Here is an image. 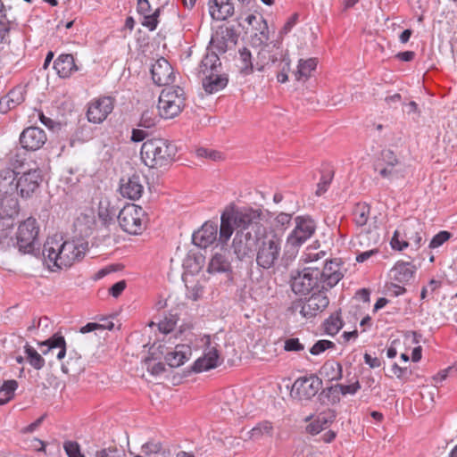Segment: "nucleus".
I'll return each mask as SVG.
<instances>
[{"label": "nucleus", "instance_id": "1", "mask_svg": "<svg viewBox=\"0 0 457 457\" xmlns=\"http://www.w3.org/2000/svg\"><path fill=\"white\" fill-rule=\"evenodd\" d=\"M88 250V242L81 237L62 240L48 237L44 244L43 255L58 269L70 268L80 262Z\"/></svg>", "mask_w": 457, "mask_h": 457}, {"label": "nucleus", "instance_id": "2", "mask_svg": "<svg viewBox=\"0 0 457 457\" xmlns=\"http://www.w3.org/2000/svg\"><path fill=\"white\" fill-rule=\"evenodd\" d=\"M41 181V171L38 169L21 174L7 170L4 175L0 174V193L11 195L17 192L21 198L28 199L37 191Z\"/></svg>", "mask_w": 457, "mask_h": 457}, {"label": "nucleus", "instance_id": "3", "mask_svg": "<svg viewBox=\"0 0 457 457\" xmlns=\"http://www.w3.org/2000/svg\"><path fill=\"white\" fill-rule=\"evenodd\" d=\"M283 240L275 232H265L256 237L257 266L265 270H275L282 260Z\"/></svg>", "mask_w": 457, "mask_h": 457}, {"label": "nucleus", "instance_id": "4", "mask_svg": "<svg viewBox=\"0 0 457 457\" xmlns=\"http://www.w3.org/2000/svg\"><path fill=\"white\" fill-rule=\"evenodd\" d=\"M177 154V146L165 138H151L141 146V157L150 168H162L170 165Z\"/></svg>", "mask_w": 457, "mask_h": 457}, {"label": "nucleus", "instance_id": "5", "mask_svg": "<svg viewBox=\"0 0 457 457\" xmlns=\"http://www.w3.org/2000/svg\"><path fill=\"white\" fill-rule=\"evenodd\" d=\"M282 33L276 35V30H258L251 36V45L255 47L263 46L258 53V60L255 63V69L258 71H264L266 68L274 66L272 58L270 56L276 52L274 44L281 46Z\"/></svg>", "mask_w": 457, "mask_h": 457}, {"label": "nucleus", "instance_id": "6", "mask_svg": "<svg viewBox=\"0 0 457 457\" xmlns=\"http://www.w3.org/2000/svg\"><path fill=\"white\" fill-rule=\"evenodd\" d=\"M186 105V93L179 86L167 87L162 89L158 103L160 115L165 119H172L181 112Z\"/></svg>", "mask_w": 457, "mask_h": 457}, {"label": "nucleus", "instance_id": "7", "mask_svg": "<svg viewBox=\"0 0 457 457\" xmlns=\"http://www.w3.org/2000/svg\"><path fill=\"white\" fill-rule=\"evenodd\" d=\"M118 221L124 232L139 235L145 228V213L139 205L127 204L120 211Z\"/></svg>", "mask_w": 457, "mask_h": 457}, {"label": "nucleus", "instance_id": "8", "mask_svg": "<svg viewBox=\"0 0 457 457\" xmlns=\"http://www.w3.org/2000/svg\"><path fill=\"white\" fill-rule=\"evenodd\" d=\"M403 236L406 240H400V231L395 230L391 239L390 245L393 249L402 251L408 247L410 241H412V245L415 249H419L422 243V233L423 225L416 219L407 220L403 225Z\"/></svg>", "mask_w": 457, "mask_h": 457}, {"label": "nucleus", "instance_id": "9", "mask_svg": "<svg viewBox=\"0 0 457 457\" xmlns=\"http://www.w3.org/2000/svg\"><path fill=\"white\" fill-rule=\"evenodd\" d=\"M39 228L36 219L29 217L22 221L17 231V246L23 253H33L36 250Z\"/></svg>", "mask_w": 457, "mask_h": 457}, {"label": "nucleus", "instance_id": "10", "mask_svg": "<svg viewBox=\"0 0 457 457\" xmlns=\"http://www.w3.org/2000/svg\"><path fill=\"white\" fill-rule=\"evenodd\" d=\"M329 303V300L323 292L312 294L305 300H296L292 303L291 310L293 312H299L304 318H311L325 310Z\"/></svg>", "mask_w": 457, "mask_h": 457}, {"label": "nucleus", "instance_id": "11", "mask_svg": "<svg viewBox=\"0 0 457 457\" xmlns=\"http://www.w3.org/2000/svg\"><path fill=\"white\" fill-rule=\"evenodd\" d=\"M320 268L316 266H309L302 271H298L292 276L291 287L295 294L306 295L313 288L320 287L319 280Z\"/></svg>", "mask_w": 457, "mask_h": 457}, {"label": "nucleus", "instance_id": "12", "mask_svg": "<svg viewBox=\"0 0 457 457\" xmlns=\"http://www.w3.org/2000/svg\"><path fill=\"white\" fill-rule=\"evenodd\" d=\"M295 228L287 236V242L293 247H298L305 243L316 230V223L310 216L295 218Z\"/></svg>", "mask_w": 457, "mask_h": 457}, {"label": "nucleus", "instance_id": "13", "mask_svg": "<svg viewBox=\"0 0 457 457\" xmlns=\"http://www.w3.org/2000/svg\"><path fill=\"white\" fill-rule=\"evenodd\" d=\"M322 386V380L316 375L298 378L293 384L290 395L297 400H310Z\"/></svg>", "mask_w": 457, "mask_h": 457}, {"label": "nucleus", "instance_id": "14", "mask_svg": "<svg viewBox=\"0 0 457 457\" xmlns=\"http://www.w3.org/2000/svg\"><path fill=\"white\" fill-rule=\"evenodd\" d=\"M256 246V238L251 231L238 229L232 241L231 248L234 254L239 261L251 258L253 255V246Z\"/></svg>", "mask_w": 457, "mask_h": 457}, {"label": "nucleus", "instance_id": "15", "mask_svg": "<svg viewBox=\"0 0 457 457\" xmlns=\"http://www.w3.org/2000/svg\"><path fill=\"white\" fill-rule=\"evenodd\" d=\"M145 178L139 173L120 179L119 191L120 195L130 200H138L145 190Z\"/></svg>", "mask_w": 457, "mask_h": 457}, {"label": "nucleus", "instance_id": "16", "mask_svg": "<svg viewBox=\"0 0 457 457\" xmlns=\"http://www.w3.org/2000/svg\"><path fill=\"white\" fill-rule=\"evenodd\" d=\"M114 100L110 96H104L93 100L87 107V117L89 122L102 123L112 112Z\"/></svg>", "mask_w": 457, "mask_h": 457}, {"label": "nucleus", "instance_id": "17", "mask_svg": "<svg viewBox=\"0 0 457 457\" xmlns=\"http://www.w3.org/2000/svg\"><path fill=\"white\" fill-rule=\"evenodd\" d=\"M152 79L157 86H169L175 80L172 66L163 57H160L151 64Z\"/></svg>", "mask_w": 457, "mask_h": 457}, {"label": "nucleus", "instance_id": "18", "mask_svg": "<svg viewBox=\"0 0 457 457\" xmlns=\"http://www.w3.org/2000/svg\"><path fill=\"white\" fill-rule=\"evenodd\" d=\"M137 11L141 16V24L149 29H155L165 19L164 7H159L151 12V4L148 0H137Z\"/></svg>", "mask_w": 457, "mask_h": 457}, {"label": "nucleus", "instance_id": "19", "mask_svg": "<svg viewBox=\"0 0 457 457\" xmlns=\"http://www.w3.org/2000/svg\"><path fill=\"white\" fill-rule=\"evenodd\" d=\"M47 137L44 129L38 127H29L20 136L21 146L29 151L40 149L46 142Z\"/></svg>", "mask_w": 457, "mask_h": 457}, {"label": "nucleus", "instance_id": "20", "mask_svg": "<svg viewBox=\"0 0 457 457\" xmlns=\"http://www.w3.org/2000/svg\"><path fill=\"white\" fill-rule=\"evenodd\" d=\"M230 213L232 214L234 225L239 229H245V231H248L247 228L250 226L258 224L263 216L261 209L253 208H244Z\"/></svg>", "mask_w": 457, "mask_h": 457}, {"label": "nucleus", "instance_id": "21", "mask_svg": "<svg viewBox=\"0 0 457 457\" xmlns=\"http://www.w3.org/2000/svg\"><path fill=\"white\" fill-rule=\"evenodd\" d=\"M319 280L322 290L336 286L343 278L339 262L337 261H325L322 270L320 269Z\"/></svg>", "mask_w": 457, "mask_h": 457}, {"label": "nucleus", "instance_id": "22", "mask_svg": "<svg viewBox=\"0 0 457 457\" xmlns=\"http://www.w3.org/2000/svg\"><path fill=\"white\" fill-rule=\"evenodd\" d=\"M206 349L202 357L198 358L194 365L193 370L195 372H203L216 368L220 364V356L218 350L214 346H211V337H206L205 341Z\"/></svg>", "mask_w": 457, "mask_h": 457}, {"label": "nucleus", "instance_id": "23", "mask_svg": "<svg viewBox=\"0 0 457 457\" xmlns=\"http://www.w3.org/2000/svg\"><path fill=\"white\" fill-rule=\"evenodd\" d=\"M273 47H276V52L270 57L272 58V64L276 65L278 69L277 80L279 83H286L288 80L291 64L288 51L279 46V45L277 46V44H274Z\"/></svg>", "mask_w": 457, "mask_h": 457}, {"label": "nucleus", "instance_id": "24", "mask_svg": "<svg viewBox=\"0 0 457 457\" xmlns=\"http://www.w3.org/2000/svg\"><path fill=\"white\" fill-rule=\"evenodd\" d=\"M218 226L212 222H205L201 228L192 235L193 243L200 248H206L217 240Z\"/></svg>", "mask_w": 457, "mask_h": 457}, {"label": "nucleus", "instance_id": "25", "mask_svg": "<svg viewBox=\"0 0 457 457\" xmlns=\"http://www.w3.org/2000/svg\"><path fill=\"white\" fill-rule=\"evenodd\" d=\"M208 10L216 21H225L234 14L235 7L230 0H209Z\"/></svg>", "mask_w": 457, "mask_h": 457}, {"label": "nucleus", "instance_id": "26", "mask_svg": "<svg viewBox=\"0 0 457 457\" xmlns=\"http://www.w3.org/2000/svg\"><path fill=\"white\" fill-rule=\"evenodd\" d=\"M207 271L210 274L224 273L231 276L232 265L229 253L228 252L214 253L208 263Z\"/></svg>", "mask_w": 457, "mask_h": 457}, {"label": "nucleus", "instance_id": "27", "mask_svg": "<svg viewBox=\"0 0 457 457\" xmlns=\"http://www.w3.org/2000/svg\"><path fill=\"white\" fill-rule=\"evenodd\" d=\"M182 279L187 288V297L193 301L199 300L204 295L206 278L204 274L199 277L187 275L182 276Z\"/></svg>", "mask_w": 457, "mask_h": 457}, {"label": "nucleus", "instance_id": "28", "mask_svg": "<svg viewBox=\"0 0 457 457\" xmlns=\"http://www.w3.org/2000/svg\"><path fill=\"white\" fill-rule=\"evenodd\" d=\"M228 42L233 44L237 42V35L234 33V30H215L211 37L209 48L215 49L219 53H225L228 49Z\"/></svg>", "mask_w": 457, "mask_h": 457}, {"label": "nucleus", "instance_id": "29", "mask_svg": "<svg viewBox=\"0 0 457 457\" xmlns=\"http://www.w3.org/2000/svg\"><path fill=\"white\" fill-rule=\"evenodd\" d=\"M228 82V76L220 72L211 73L203 76V88L207 94H214L223 89Z\"/></svg>", "mask_w": 457, "mask_h": 457}, {"label": "nucleus", "instance_id": "30", "mask_svg": "<svg viewBox=\"0 0 457 457\" xmlns=\"http://www.w3.org/2000/svg\"><path fill=\"white\" fill-rule=\"evenodd\" d=\"M336 419V412L328 409L320 412L316 419L306 427V431L311 435H317L326 429Z\"/></svg>", "mask_w": 457, "mask_h": 457}, {"label": "nucleus", "instance_id": "31", "mask_svg": "<svg viewBox=\"0 0 457 457\" xmlns=\"http://www.w3.org/2000/svg\"><path fill=\"white\" fill-rule=\"evenodd\" d=\"M191 353V347L188 345H177L172 352L166 353L165 361L169 366L177 368L183 365Z\"/></svg>", "mask_w": 457, "mask_h": 457}, {"label": "nucleus", "instance_id": "32", "mask_svg": "<svg viewBox=\"0 0 457 457\" xmlns=\"http://www.w3.org/2000/svg\"><path fill=\"white\" fill-rule=\"evenodd\" d=\"M221 62L217 53L214 51H207L206 54L203 58L200 66L199 72L204 76L207 74L220 72Z\"/></svg>", "mask_w": 457, "mask_h": 457}, {"label": "nucleus", "instance_id": "33", "mask_svg": "<svg viewBox=\"0 0 457 457\" xmlns=\"http://www.w3.org/2000/svg\"><path fill=\"white\" fill-rule=\"evenodd\" d=\"M205 259L203 254L200 253H193L187 255V257L184 261V269L185 271L183 276L191 275L199 277L203 273H201L202 269L204 266Z\"/></svg>", "mask_w": 457, "mask_h": 457}, {"label": "nucleus", "instance_id": "34", "mask_svg": "<svg viewBox=\"0 0 457 457\" xmlns=\"http://www.w3.org/2000/svg\"><path fill=\"white\" fill-rule=\"evenodd\" d=\"M38 345L40 346H46L47 348L46 350H43L42 351V353L43 354H47L49 352H52L54 349H59L57 354H56V357L57 359L59 360H62L64 358L65 354H66V342H65V339L64 337L56 333L54 334L53 337H51L50 338H48L47 340L44 341V342H40L38 343Z\"/></svg>", "mask_w": 457, "mask_h": 457}, {"label": "nucleus", "instance_id": "35", "mask_svg": "<svg viewBox=\"0 0 457 457\" xmlns=\"http://www.w3.org/2000/svg\"><path fill=\"white\" fill-rule=\"evenodd\" d=\"M415 270V266L410 262H397L391 271L395 281L405 284L413 278Z\"/></svg>", "mask_w": 457, "mask_h": 457}, {"label": "nucleus", "instance_id": "36", "mask_svg": "<svg viewBox=\"0 0 457 457\" xmlns=\"http://www.w3.org/2000/svg\"><path fill=\"white\" fill-rule=\"evenodd\" d=\"M54 68L61 78H68L77 67L71 54H61L54 62Z\"/></svg>", "mask_w": 457, "mask_h": 457}, {"label": "nucleus", "instance_id": "37", "mask_svg": "<svg viewBox=\"0 0 457 457\" xmlns=\"http://www.w3.org/2000/svg\"><path fill=\"white\" fill-rule=\"evenodd\" d=\"M235 61L240 74L247 76L253 72L255 65L253 63L251 52L246 47L238 50V55Z\"/></svg>", "mask_w": 457, "mask_h": 457}, {"label": "nucleus", "instance_id": "38", "mask_svg": "<svg viewBox=\"0 0 457 457\" xmlns=\"http://www.w3.org/2000/svg\"><path fill=\"white\" fill-rule=\"evenodd\" d=\"M317 64V58L300 59L296 71L293 72L295 79L297 81H306L311 78L312 72L316 70Z\"/></svg>", "mask_w": 457, "mask_h": 457}, {"label": "nucleus", "instance_id": "39", "mask_svg": "<svg viewBox=\"0 0 457 457\" xmlns=\"http://www.w3.org/2000/svg\"><path fill=\"white\" fill-rule=\"evenodd\" d=\"M24 101L23 91L21 87L11 90L0 99V113H6Z\"/></svg>", "mask_w": 457, "mask_h": 457}, {"label": "nucleus", "instance_id": "40", "mask_svg": "<svg viewBox=\"0 0 457 457\" xmlns=\"http://www.w3.org/2000/svg\"><path fill=\"white\" fill-rule=\"evenodd\" d=\"M233 223L232 214L230 212H226L221 214L219 237H217L220 244H227L228 240L232 236L234 231Z\"/></svg>", "mask_w": 457, "mask_h": 457}, {"label": "nucleus", "instance_id": "41", "mask_svg": "<svg viewBox=\"0 0 457 457\" xmlns=\"http://www.w3.org/2000/svg\"><path fill=\"white\" fill-rule=\"evenodd\" d=\"M320 375L328 381L339 380L342 378V366L335 361H328L321 366Z\"/></svg>", "mask_w": 457, "mask_h": 457}, {"label": "nucleus", "instance_id": "42", "mask_svg": "<svg viewBox=\"0 0 457 457\" xmlns=\"http://www.w3.org/2000/svg\"><path fill=\"white\" fill-rule=\"evenodd\" d=\"M17 26H19V24L12 8H6L2 0H0V28L13 29Z\"/></svg>", "mask_w": 457, "mask_h": 457}, {"label": "nucleus", "instance_id": "43", "mask_svg": "<svg viewBox=\"0 0 457 457\" xmlns=\"http://www.w3.org/2000/svg\"><path fill=\"white\" fill-rule=\"evenodd\" d=\"M273 432V427L269 421H262L257 424L250 431L247 432L249 438L253 440H258L264 436H271Z\"/></svg>", "mask_w": 457, "mask_h": 457}, {"label": "nucleus", "instance_id": "44", "mask_svg": "<svg viewBox=\"0 0 457 457\" xmlns=\"http://www.w3.org/2000/svg\"><path fill=\"white\" fill-rule=\"evenodd\" d=\"M26 359L35 370H41L45 366V359L30 345L25 347Z\"/></svg>", "mask_w": 457, "mask_h": 457}, {"label": "nucleus", "instance_id": "45", "mask_svg": "<svg viewBox=\"0 0 457 457\" xmlns=\"http://www.w3.org/2000/svg\"><path fill=\"white\" fill-rule=\"evenodd\" d=\"M370 212V208L366 204H358L353 210V220L357 226L366 225Z\"/></svg>", "mask_w": 457, "mask_h": 457}, {"label": "nucleus", "instance_id": "46", "mask_svg": "<svg viewBox=\"0 0 457 457\" xmlns=\"http://www.w3.org/2000/svg\"><path fill=\"white\" fill-rule=\"evenodd\" d=\"M343 327V321L338 315H331L324 323L325 331L330 336L336 335Z\"/></svg>", "mask_w": 457, "mask_h": 457}, {"label": "nucleus", "instance_id": "47", "mask_svg": "<svg viewBox=\"0 0 457 457\" xmlns=\"http://www.w3.org/2000/svg\"><path fill=\"white\" fill-rule=\"evenodd\" d=\"M361 388L358 381L351 385L337 384L328 388L329 393H341L345 395L347 394L353 395Z\"/></svg>", "mask_w": 457, "mask_h": 457}, {"label": "nucleus", "instance_id": "48", "mask_svg": "<svg viewBox=\"0 0 457 457\" xmlns=\"http://www.w3.org/2000/svg\"><path fill=\"white\" fill-rule=\"evenodd\" d=\"M157 121L158 118L154 112L146 110L142 113L138 126L145 129H151L156 125Z\"/></svg>", "mask_w": 457, "mask_h": 457}, {"label": "nucleus", "instance_id": "49", "mask_svg": "<svg viewBox=\"0 0 457 457\" xmlns=\"http://www.w3.org/2000/svg\"><path fill=\"white\" fill-rule=\"evenodd\" d=\"M63 449L68 457H85L81 453L80 445L75 441H65Z\"/></svg>", "mask_w": 457, "mask_h": 457}, {"label": "nucleus", "instance_id": "50", "mask_svg": "<svg viewBox=\"0 0 457 457\" xmlns=\"http://www.w3.org/2000/svg\"><path fill=\"white\" fill-rule=\"evenodd\" d=\"M18 387V383L14 379L6 380L4 382L0 388V393H3L5 397L11 401L14 396V392Z\"/></svg>", "mask_w": 457, "mask_h": 457}, {"label": "nucleus", "instance_id": "51", "mask_svg": "<svg viewBox=\"0 0 457 457\" xmlns=\"http://www.w3.org/2000/svg\"><path fill=\"white\" fill-rule=\"evenodd\" d=\"M335 347V344L329 340H319L310 349L312 355H319L325 352L327 349Z\"/></svg>", "mask_w": 457, "mask_h": 457}, {"label": "nucleus", "instance_id": "52", "mask_svg": "<svg viewBox=\"0 0 457 457\" xmlns=\"http://www.w3.org/2000/svg\"><path fill=\"white\" fill-rule=\"evenodd\" d=\"M284 350L287 352H301L304 350V345L300 343L298 338L291 337L286 339Z\"/></svg>", "mask_w": 457, "mask_h": 457}, {"label": "nucleus", "instance_id": "53", "mask_svg": "<svg viewBox=\"0 0 457 457\" xmlns=\"http://www.w3.org/2000/svg\"><path fill=\"white\" fill-rule=\"evenodd\" d=\"M95 457H125L123 451L117 449L116 447H108L97 451Z\"/></svg>", "mask_w": 457, "mask_h": 457}, {"label": "nucleus", "instance_id": "54", "mask_svg": "<svg viewBox=\"0 0 457 457\" xmlns=\"http://www.w3.org/2000/svg\"><path fill=\"white\" fill-rule=\"evenodd\" d=\"M451 233L448 231H440L430 241L429 247L436 248L442 245L445 242H446L451 237Z\"/></svg>", "mask_w": 457, "mask_h": 457}, {"label": "nucleus", "instance_id": "55", "mask_svg": "<svg viewBox=\"0 0 457 457\" xmlns=\"http://www.w3.org/2000/svg\"><path fill=\"white\" fill-rule=\"evenodd\" d=\"M379 174L381 177L385 179H388L390 180L398 179L402 176L401 172L395 169V167L386 165L379 170Z\"/></svg>", "mask_w": 457, "mask_h": 457}, {"label": "nucleus", "instance_id": "56", "mask_svg": "<svg viewBox=\"0 0 457 457\" xmlns=\"http://www.w3.org/2000/svg\"><path fill=\"white\" fill-rule=\"evenodd\" d=\"M142 448H143V452L145 454H148L149 457L153 456V455H162L160 453V451L162 450V445L158 442H154V441L147 442L146 444H145L143 445Z\"/></svg>", "mask_w": 457, "mask_h": 457}, {"label": "nucleus", "instance_id": "57", "mask_svg": "<svg viewBox=\"0 0 457 457\" xmlns=\"http://www.w3.org/2000/svg\"><path fill=\"white\" fill-rule=\"evenodd\" d=\"M196 154L198 157H204V158H209L211 160H213V161H218L220 159H221V154L218 151H214V150H209L207 148H198L196 150Z\"/></svg>", "mask_w": 457, "mask_h": 457}, {"label": "nucleus", "instance_id": "58", "mask_svg": "<svg viewBox=\"0 0 457 457\" xmlns=\"http://www.w3.org/2000/svg\"><path fill=\"white\" fill-rule=\"evenodd\" d=\"M79 358H76L74 361L70 358V361L62 364V370L63 373L77 372L80 370Z\"/></svg>", "mask_w": 457, "mask_h": 457}, {"label": "nucleus", "instance_id": "59", "mask_svg": "<svg viewBox=\"0 0 457 457\" xmlns=\"http://www.w3.org/2000/svg\"><path fill=\"white\" fill-rule=\"evenodd\" d=\"M382 160L386 165L395 167L399 164V160L395 154L390 150H385L382 152Z\"/></svg>", "mask_w": 457, "mask_h": 457}, {"label": "nucleus", "instance_id": "60", "mask_svg": "<svg viewBox=\"0 0 457 457\" xmlns=\"http://www.w3.org/2000/svg\"><path fill=\"white\" fill-rule=\"evenodd\" d=\"M176 326V321L170 318V319H165L159 322L158 328L161 332L163 334H168L171 332Z\"/></svg>", "mask_w": 457, "mask_h": 457}, {"label": "nucleus", "instance_id": "61", "mask_svg": "<svg viewBox=\"0 0 457 457\" xmlns=\"http://www.w3.org/2000/svg\"><path fill=\"white\" fill-rule=\"evenodd\" d=\"M125 288H126V281L120 280V281H118L117 283L113 284L110 287L109 293L113 297L117 298L118 296H120L121 295V293L124 291Z\"/></svg>", "mask_w": 457, "mask_h": 457}, {"label": "nucleus", "instance_id": "62", "mask_svg": "<svg viewBox=\"0 0 457 457\" xmlns=\"http://www.w3.org/2000/svg\"><path fill=\"white\" fill-rule=\"evenodd\" d=\"M292 220V215L286 213V212H280L277 215L275 218V222L277 226L285 227L290 223Z\"/></svg>", "mask_w": 457, "mask_h": 457}, {"label": "nucleus", "instance_id": "63", "mask_svg": "<svg viewBox=\"0 0 457 457\" xmlns=\"http://www.w3.org/2000/svg\"><path fill=\"white\" fill-rule=\"evenodd\" d=\"M392 376H395L398 378H404L409 373L407 368L399 367L396 363H394L390 369Z\"/></svg>", "mask_w": 457, "mask_h": 457}, {"label": "nucleus", "instance_id": "64", "mask_svg": "<svg viewBox=\"0 0 457 457\" xmlns=\"http://www.w3.org/2000/svg\"><path fill=\"white\" fill-rule=\"evenodd\" d=\"M98 217L104 225L107 224V222L112 220V217L109 213L107 207H104L102 203H100L99 205Z\"/></svg>", "mask_w": 457, "mask_h": 457}]
</instances>
